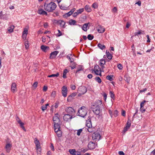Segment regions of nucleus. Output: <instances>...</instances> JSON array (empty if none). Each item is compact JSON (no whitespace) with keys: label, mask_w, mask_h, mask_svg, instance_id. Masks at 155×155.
Listing matches in <instances>:
<instances>
[{"label":"nucleus","mask_w":155,"mask_h":155,"mask_svg":"<svg viewBox=\"0 0 155 155\" xmlns=\"http://www.w3.org/2000/svg\"><path fill=\"white\" fill-rule=\"evenodd\" d=\"M56 4L52 2L49 3H45L44 5V9L48 12H53L56 8Z\"/></svg>","instance_id":"f257e3e1"},{"label":"nucleus","mask_w":155,"mask_h":155,"mask_svg":"<svg viewBox=\"0 0 155 155\" xmlns=\"http://www.w3.org/2000/svg\"><path fill=\"white\" fill-rule=\"evenodd\" d=\"M97 102L100 104V105H97L96 104L93 105L92 107V109L93 112L96 115H98L101 112V110L100 108V106L101 105L102 102L101 101L98 100L97 101Z\"/></svg>","instance_id":"f03ea898"},{"label":"nucleus","mask_w":155,"mask_h":155,"mask_svg":"<svg viewBox=\"0 0 155 155\" xmlns=\"http://www.w3.org/2000/svg\"><path fill=\"white\" fill-rule=\"evenodd\" d=\"M87 109L84 106L81 107L78 110V115L82 117H85L87 114Z\"/></svg>","instance_id":"7ed1b4c3"},{"label":"nucleus","mask_w":155,"mask_h":155,"mask_svg":"<svg viewBox=\"0 0 155 155\" xmlns=\"http://www.w3.org/2000/svg\"><path fill=\"white\" fill-rule=\"evenodd\" d=\"M34 143L35 144L37 153H40L41 150L40 144L39 140L36 138L34 139Z\"/></svg>","instance_id":"20e7f679"},{"label":"nucleus","mask_w":155,"mask_h":155,"mask_svg":"<svg viewBox=\"0 0 155 155\" xmlns=\"http://www.w3.org/2000/svg\"><path fill=\"white\" fill-rule=\"evenodd\" d=\"M87 91L86 88L84 86H81L79 87L78 91L79 93L78 96H81L82 95L85 94Z\"/></svg>","instance_id":"39448f33"},{"label":"nucleus","mask_w":155,"mask_h":155,"mask_svg":"<svg viewBox=\"0 0 155 155\" xmlns=\"http://www.w3.org/2000/svg\"><path fill=\"white\" fill-rule=\"evenodd\" d=\"M66 112L69 114H71L73 116L74 114L75 111L71 107H68L65 109Z\"/></svg>","instance_id":"423d86ee"},{"label":"nucleus","mask_w":155,"mask_h":155,"mask_svg":"<svg viewBox=\"0 0 155 155\" xmlns=\"http://www.w3.org/2000/svg\"><path fill=\"white\" fill-rule=\"evenodd\" d=\"M100 137V134L97 132H94L92 135V138L94 140H99Z\"/></svg>","instance_id":"0eeeda50"},{"label":"nucleus","mask_w":155,"mask_h":155,"mask_svg":"<svg viewBox=\"0 0 155 155\" xmlns=\"http://www.w3.org/2000/svg\"><path fill=\"white\" fill-rule=\"evenodd\" d=\"M73 116L69 114H65L63 117V119L64 120L68 121L71 119L72 118Z\"/></svg>","instance_id":"6e6552de"},{"label":"nucleus","mask_w":155,"mask_h":155,"mask_svg":"<svg viewBox=\"0 0 155 155\" xmlns=\"http://www.w3.org/2000/svg\"><path fill=\"white\" fill-rule=\"evenodd\" d=\"M98 32L99 33H103L105 31L104 27L101 25H98L97 27Z\"/></svg>","instance_id":"1a4fd4ad"},{"label":"nucleus","mask_w":155,"mask_h":155,"mask_svg":"<svg viewBox=\"0 0 155 155\" xmlns=\"http://www.w3.org/2000/svg\"><path fill=\"white\" fill-rule=\"evenodd\" d=\"M57 114H55L54 116L53 117V121L54 122V125L55 124H59L58 123L59 122L60 120Z\"/></svg>","instance_id":"9d476101"},{"label":"nucleus","mask_w":155,"mask_h":155,"mask_svg":"<svg viewBox=\"0 0 155 155\" xmlns=\"http://www.w3.org/2000/svg\"><path fill=\"white\" fill-rule=\"evenodd\" d=\"M67 89L65 86H64L62 88V95L64 97L67 96Z\"/></svg>","instance_id":"9b49d317"},{"label":"nucleus","mask_w":155,"mask_h":155,"mask_svg":"<svg viewBox=\"0 0 155 155\" xmlns=\"http://www.w3.org/2000/svg\"><path fill=\"white\" fill-rule=\"evenodd\" d=\"M37 13L40 15H48L47 13L42 8L38 9L37 11Z\"/></svg>","instance_id":"f8f14e48"},{"label":"nucleus","mask_w":155,"mask_h":155,"mask_svg":"<svg viewBox=\"0 0 155 155\" xmlns=\"http://www.w3.org/2000/svg\"><path fill=\"white\" fill-rule=\"evenodd\" d=\"M88 147L90 150L93 149L95 147V145L93 142H90L88 145Z\"/></svg>","instance_id":"ddd939ff"},{"label":"nucleus","mask_w":155,"mask_h":155,"mask_svg":"<svg viewBox=\"0 0 155 155\" xmlns=\"http://www.w3.org/2000/svg\"><path fill=\"white\" fill-rule=\"evenodd\" d=\"M71 5V4L70 3L68 5L66 6H65L64 5H63V4L61 5H60L59 4V6L60 7V8L61 9L64 10H66L68 8V7L70 6Z\"/></svg>","instance_id":"4468645a"},{"label":"nucleus","mask_w":155,"mask_h":155,"mask_svg":"<svg viewBox=\"0 0 155 155\" xmlns=\"http://www.w3.org/2000/svg\"><path fill=\"white\" fill-rule=\"evenodd\" d=\"M12 91L14 93L17 91L16 85L15 83H12L11 87Z\"/></svg>","instance_id":"2eb2a0df"},{"label":"nucleus","mask_w":155,"mask_h":155,"mask_svg":"<svg viewBox=\"0 0 155 155\" xmlns=\"http://www.w3.org/2000/svg\"><path fill=\"white\" fill-rule=\"evenodd\" d=\"M58 52V51H55L52 52L50 54V58L52 59L54 58L56 56Z\"/></svg>","instance_id":"dca6fc26"},{"label":"nucleus","mask_w":155,"mask_h":155,"mask_svg":"<svg viewBox=\"0 0 155 155\" xmlns=\"http://www.w3.org/2000/svg\"><path fill=\"white\" fill-rule=\"evenodd\" d=\"M12 145L9 143L7 144L5 147V148L6 150V152L8 153L9 152L11 148L12 147Z\"/></svg>","instance_id":"f3484780"},{"label":"nucleus","mask_w":155,"mask_h":155,"mask_svg":"<svg viewBox=\"0 0 155 155\" xmlns=\"http://www.w3.org/2000/svg\"><path fill=\"white\" fill-rule=\"evenodd\" d=\"M55 23H58L59 24L60 26L62 27H64V25H65V22L63 21L62 20H59L58 21H57V20L55 21Z\"/></svg>","instance_id":"a211bd4d"},{"label":"nucleus","mask_w":155,"mask_h":155,"mask_svg":"<svg viewBox=\"0 0 155 155\" xmlns=\"http://www.w3.org/2000/svg\"><path fill=\"white\" fill-rule=\"evenodd\" d=\"M54 131L55 133L57 132L58 131L61 130H60V127L59 124H55L54 125Z\"/></svg>","instance_id":"6ab92c4d"},{"label":"nucleus","mask_w":155,"mask_h":155,"mask_svg":"<svg viewBox=\"0 0 155 155\" xmlns=\"http://www.w3.org/2000/svg\"><path fill=\"white\" fill-rule=\"evenodd\" d=\"M41 48L44 51L46 52L49 49V47L48 46L45 45H42L41 46Z\"/></svg>","instance_id":"aec40b11"},{"label":"nucleus","mask_w":155,"mask_h":155,"mask_svg":"<svg viewBox=\"0 0 155 155\" xmlns=\"http://www.w3.org/2000/svg\"><path fill=\"white\" fill-rule=\"evenodd\" d=\"M89 24V23L84 24L83 25L82 27V29L85 31H87V28L88 27Z\"/></svg>","instance_id":"412c9836"},{"label":"nucleus","mask_w":155,"mask_h":155,"mask_svg":"<svg viewBox=\"0 0 155 155\" xmlns=\"http://www.w3.org/2000/svg\"><path fill=\"white\" fill-rule=\"evenodd\" d=\"M86 126L88 128L91 127L92 125L91 120L88 119L86 122Z\"/></svg>","instance_id":"4be33fe9"},{"label":"nucleus","mask_w":155,"mask_h":155,"mask_svg":"<svg viewBox=\"0 0 155 155\" xmlns=\"http://www.w3.org/2000/svg\"><path fill=\"white\" fill-rule=\"evenodd\" d=\"M14 28L15 27L13 25H11L8 28V31L10 33H12L13 31Z\"/></svg>","instance_id":"5701e85b"},{"label":"nucleus","mask_w":155,"mask_h":155,"mask_svg":"<svg viewBox=\"0 0 155 155\" xmlns=\"http://www.w3.org/2000/svg\"><path fill=\"white\" fill-rule=\"evenodd\" d=\"M69 152L70 153L73 155H76L77 154V153H78V151H76L75 149H72V150H69Z\"/></svg>","instance_id":"b1692460"},{"label":"nucleus","mask_w":155,"mask_h":155,"mask_svg":"<svg viewBox=\"0 0 155 155\" xmlns=\"http://www.w3.org/2000/svg\"><path fill=\"white\" fill-rule=\"evenodd\" d=\"M87 149H84V148H81V149H79L78 150V153L79 154H81V152L85 153L86 151L87 150Z\"/></svg>","instance_id":"393cba45"},{"label":"nucleus","mask_w":155,"mask_h":155,"mask_svg":"<svg viewBox=\"0 0 155 155\" xmlns=\"http://www.w3.org/2000/svg\"><path fill=\"white\" fill-rule=\"evenodd\" d=\"M85 10L88 12H90L91 11V8L88 5H86L84 8Z\"/></svg>","instance_id":"a878e982"},{"label":"nucleus","mask_w":155,"mask_h":155,"mask_svg":"<svg viewBox=\"0 0 155 155\" xmlns=\"http://www.w3.org/2000/svg\"><path fill=\"white\" fill-rule=\"evenodd\" d=\"M105 63V61L104 59H101L100 60V65L102 67V69L104 68L103 65Z\"/></svg>","instance_id":"bb28decb"},{"label":"nucleus","mask_w":155,"mask_h":155,"mask_svg":"<svg viewBox=\"0 0 155 155\" xmlns=\"http://www.w3.org/2000/svg\"><path fill=\"white\" fill-rule=\"evenodd\" d=\"M94 71V72L95 74L97 75H99L100 76H101V69Z\"/></svg>","instance_id":"cd10ccee"},{"label":"nucleus","mask_w":155,"mask_h":155,"mask_svg":"<svg viewBox=\"0 0 155 155\" xmlns=\"http://www.w3.org/2000/svg\"><path fill=\"white\" fill-rule=\"evenodd\" d=\"M75 8H74L72 9L69 12L67 13L66 14L68 15V16H69L72 14L73 12L75 11Z\"/></svg>","instance_id":"c85d7f7f"},{"label":"nucleus","mask_w":155,"mask_h":155,"mask_svg":"<svg viewBox=\"0 0 155 155\" xmlns=\"http://www.w3.org/2000/svg\"><path fill=\"white\" fill-rule=\"evenodd\" d=\"M49 104H47L45 105H43L41 107V108L42 110L43 111H44L45 110H46L47 108V106H48Z\"/></svg>","instance_id":"c756f323"},{"label":"nucleus","mask_w":155,"mask_h":155,"mask_svg":"<svg viewBox=\"0 0 155 155\" xmlns=\"http://www.w3.org/2000/svg\"><path fill=\"white\" fill-rule=\"evenodd\" d=\"M144 34V31L142 30L139 31L138 32H135L134 33L135 36L137 35H138Z\"/></svg>","instance_id":"7c9ffc66"},{"label":"nucleus","mask_w":155,"mask_h":155,"mask_svg":"<svg viewBox=\"0 0 155 155\" xmlns=\"http://www.w3.org/2000/svg\"><path fill=\"white\" fill-rule=\"evenodd\" d=\"M16 120L18 123L20 124L21 127L23 126L24 124L21 121L19 118H18V119H17Z\"/></svg>","instance_id":"2f4dec72"},{"label":"nucleus","mask_w":155,"mask_h":155,"mask_svg":"<svg viewBox=\"0 0 155 155\" xmlns=\"http://www.w3.org/2000/svg\"><path fill=\"white\" fill-rule=\"evenodd\" d=\"M97 46L101 49H103L105 48V46L104 45H102L100 43L98 44Z\"/></svg>","instance_id":"473e14b6"},{"label":"nucleus","mask_w":155,"mask_h":155,"mask_svg":"<svg viewBox=\"0 0 155 155\" xmlns=\"http://www.w3.org/2000/svg\"><path fill=\"white\" fill-rule=\"evenodd\" d=\"M68 72V71L67 69H65V70H64L63 72V77L64 78H67L66 75Z\"/></svg>","instance_id":"72a5a7b5"},{"label":"nucleus","mask_w":155,"mask_h":155,"mask_svg":"<svg viewBox=\"0 0 155 155\" xmlns=\"http://www.w3.org/2000/svg\"><path fill=\"white\" fill-rule=\"evenodd\" d=\"M25 47L26 49H28L29 47V43L28 41H26L25 42Z\"/></svg>","instance_id":"f704fd0d"},{"label":"nucleus","mask_w":155,"mask_h":155,"mask_svg":"<svg viewBox=\"0 0 155 155\" xmlns=\"http://www.w3.org/2000/svg\"><path fill=\"white\" fill-rule=\"evenodd\" d=\"M76 23V21L74 20H71L70 21L69 23L70 25H75Z\"/></svg>","instance_id":"c9c22d12"},{"label":"nucleus","mask_w":155,"mask_h":155,"mask_svg":"<svg viewBox=\"0 0 155 155\" xmlns=\"http://www.w3.org/2000/svg\"><path fill=\"white\" fill-rule=\"evenodd\" d=\"M113 76V75H108L106 77V78L107 80L111 81L113 80V79L112 78Z\"/></svg>","instance_id":"e433bc0d"},{"label":"nucleus","mask_w":155,"mask_h":155,"mask_svg":"<svg viewBox=\"0 0 155 155\" xmlns=\"http://www.w3.org/2000/svg\"><path fill=\"white\" fill-rule=\"evenodd\" d=\"M83 129H80L77 130V134L78 136H80L82 132Z\"/></svg>","instance_id":"4c0bfd02"},{"label":"nucleus","mask_w":155,"mask_h":155,"mask_svg":"<svg viewBox=\"0 0 155 155\" xmlns=\"http://www.w3.org/2000/svg\"><path fill=\"white\" fill-rule=\"evenodd\" d=\"M59 74L58 73H57V74H52L51 75H48V77L49 78H51L52 77H58L59 76Z\"/></svg>","instance_id":"58836bf2"},{"label":"nucleus","mask_w":155,"mask_h":155,"mask_svg":"<svg viewBox=\"0 0 155 155\" xmlns=\"http://www.w3.org/2000/svg\"><path fill=\"white\" fill-rule=\"evenodd\" d=\"M56 133L58 137H60L62 136V132L61 130L58 131Z\"/></svg>","instance_id":"ea45409f"},{"label":"nucleus","mask_w":155,"mask_h":155,"mask_svg":"<svg viewBox=\"0 0 155 155\" xmlns=\"http://www.w3.org/2000/svg\"><path fill=\"white\" fill-rule=\"evenodd\" d=\"M95 80L98 83H101V81L100 78L99 77H97L95 78Z\"/></svg>","instance_id":"a19ab883"},{"label":"nucleus","mask_w":155,"mask_h":155,"mask_svg":"<svg viewBox=\"0 0 155 155\" xmlns=\"http://www.w3.org/2000/svg\"><path fill=\"white\" fill-rule=\"evenodd\" d=\"M28 33V30L26 28L24 29V31L23 32V35H27Z\"/></svg>","instance_id":"79ce46f5"},{"label":"nucleus","mask_w":155,"mask_h":155,"mask_svg":"<svg viewBox=\"0 0 155 155\" xmlns=\"http://www.w3.org/2000/svg\"><path fill=\"white\" fill-rule=\"evenodd\" d=\"M107 57L108 59H111L112 57V56L110 53L109 51H108V54H107Z\"/></svg>","instance_id":"37998d69"},{"label":"nucleus","mask_w":155,"mask_h":155,"mask_svg":"<svg viewBox=\"0 0 155 155\" xmlns=\"http://www.w3.org/2000/svg\"><path fill=\"white\" fill-rule=\"evenodd\" d=\"M84 11V8H82L79 9L78 10H77V12L78 14H81L82 12H83Z\"/></svg>","instance_id":"c03bdc74"},{"label":"nucleus","mask_w":155,"mask_h":155,"mask_svg":"<svg viewBox=\"0 0 155 155\" xmlns=\"http://www.w3.org/2000/svg\"><path fill=\"white\" fill-rule=\"evenodd\" d=\"M130 127H129L126 125V126L124 128V129L123 130V132L125 133L126 131H127L128 130L129 128Z\"/></svg>","instance_id":"a18cd8bd"},{"label":"nucleus","mask_w":155,"mask_h":155,"mask_svg":"<svg viewBox=\"0 0 155 155\" xmlns=\"http://www.w3.org/2000/svg\"><path fill=\"white\" fill-rule=\"evenodd\" d=\"M92 7L94 8H97L98 7V5L96 3H94L92 6Z\"/></svg>","instance_id":"49530a36"},{"label":"nucleus","mask_w":155,"mask_h":155,"mask_svg":"<svg viewBox=\"0 0 155 155\" xmlns=\"http://www.w3.org/2000/svg\"><path fill=\"white\" fill-rule=\"evenodd\" d=\"M71 56H72L71 54H68L67 56V58L70 60V61L71 62L73 61V59L72 60V59H71L72 58H71Z\"/></svg>","instance_id":"de8ad7c7"},{"label":"nucleus","mask_w":155,"mask_h":155,"mask_svg":"<svg viewBox=\"0 0 155 155\" xmlns=\"http://www.w3.org/2000/svg\"><path fill=\"white\" fill-rule=\"evenodd\" d=\"M94 38L93 35H91L89 34L87 36V38L89 40H92Z\"/></svg>","instance_id":"09e8293b"},{"label":"nucleus","mask_w":155,"mask_h":155,"mask_svg":"<svg viewBox=\"0 0 155 155\" xmlns=\"http://www.w3.org/2000/svg\"><path fill=\"white\" fill-rule=\"evenodd\" d=\"M100 68L99 67V66L98 65H96L94 67V71L97 70L98 69H100Z\"/></svg>","instance_id":"8fccbe9b"},{"label":"nucleus","mask_w":155,"mask_h":155,"mask_svg":"<svg viewBox=\"0 0 155 155\" xmlns=\"http://www.w3.org/2000/svg\"><path fill=\"white\" fill-rule=\"evenodd\" d=\"M140 110L142 113H143L146 110L143 107H140Z\"/></svg>","instance_id":"3c124183"},{"label":"nucleus","mask_w":155,"mask_h":155,"mask_svg":"<svg viewBox=\"0 0 155 155\" xmlns=\"http://www.w3.org/2000/svg\"><path fill=\"white\" fill-rule=\"evenodd\" d=\"M38 84V83L37 82H35L33 85V87L35 89L36 87L37 86V85Z\"/></svg>","instance_id":"603ef678"},{"label":"nucleus","mask_w":155,"mask_h":155,"mask_svg":"<svg viewBox=\"0 0 155 155\" xmlns=\"http://www.w3.org/2000/svg\"><path fill=\"white\" fill-rule=\"evenodd\" d=\"M146 102V101H142L141 103H140V107H143L144 106V104Z\"/></svg>","instance_id":"864d4df0"},{"label":"nucleus","mask_w":155,"mask_h":155,"mask_svg":"<svg viewBox=\"0 0 155 155\" xmlns=\"http://www.w3.org/2000/svg\"><path fill=\"white\" fill-rule=\"evenodd\" d=\"M110 95L111 97L113 99L114 98V95L113 93V92H112L111 91H110Z\"/></svg>","instance_id":"5fc2aeb1"},{"label":"nucleus","mask_w":155,"mask_h":155,"mask_svg":"<svg viewBox=\"0 0 155 155\" xmlns=\"http://www.w3.org/2000/svg\"><path fill=\"white\" fill-rule=\"evenodd\" d=\"M126 125L130 127L131 126V120L128 119L126 124Z\"/></svg>","instance_id":"6e6d98bb"},{"label":"nucleus","mask_w":155,"mask_h":155,"mask_svg":"<svg viewBox=\"0 0 155 155\" xmlns=\"http://www.w3.org/2000/svg\"><path fill=\"white\" fill-rule=\"evenodd\" d=\"M118 112L117 110L114 111V115L115 117H116L118 115Z\"/></svg>","instance_id":"4d7b16f0"},{"label":"nucleus","mask_w":155,"mask_h":155,"mask_svg":"<svg viewBox=\"0 0 155 155\" xmlns=\"http://www.w3.org/2000/svg\"><path fill=\"white\" fill-rule=\"evenodd\" d=\"M117 67L120 70L122 69L123 68L122 65L120 64H118Z\"/></svg>","instance_id":"13d9d810"},{"label":"nucleus","mask_w":155,"mask_h":155,"mask_svg":"<svg viewBox=\"0 0 155 155\" xmlns=\"http://www.w3.org/2000/svg\"><path fill=\"white\" fill-rule=\"evenodd\" d=\"M2 11H1L0 12V18L4 19V15L3 14H2Z\"/></svg>","instance_id":"bf43d9fd"},{"label":"nucleus","mask_w":155,"mask_h":155,"mask_svg":"<svg viewBox=\"0 0 155 155\" xmlns=\"http://www.w3.org/2000/svg\"><path fill=\"white\" fill-rule=\"evenodd\" d=\"M56 95V92L53 91L51 93V96L52 97H54Z\"/></svg>","instance_id":"052dcab7"},{"label":"nucleus","mask_w":155,"mask_h":155,"mask_svg":"<svg viewBox=\"0 0 155 155\" xmlns=\"http://www.w3.org/2000/svg\"><path fill=\"white\" fill-rule=\"evenodd\" d=\"M124 79L125 81H126L127 82H128L130 80V78L129 77H125Z\"/></svg>","instance_id":"680f3d73"},{"label":"nucleus","mask_w":155,"mask_h":155,"mask_svg":"<svg viewBox=\"0 0 155 155\" xmlns=\"http://www.w3.org/2000/svg\"><path fill=\"white\" fill-rule=\"evenodd\" d=\"M48 89V87L47 86H44L43 88V91H46Z\"/></svg>","instance_id":"e2e57ef3"},{"label":"nucleus","mask_w":155,"mask_h":155,"mask_svg":"<svg viewBox=\"0 0 155 155\" xmlns=\"http://www.w3.org/2000/svg\"><path fill=\"white\" fill-rule=\"evenodd\" d=\"M71 88L72 90H74L76 88V87L74 85H71Z\"/></svg>","instance_id":"0e129e2a"},{"label":"nucleus","mask_w":155,"mask_h":155,"mask_svg":"<svg viewBox=\"0 0 155 155\" xmlns=\"http://www.w3.org/2000/svg\"><path fill=\"white\" fill-rule=\"evenodd\" d=\"M71 67L72 69H73L76 68V64L75 63L72 66H71Z\"/></svg>","instance_id":"69168bd1"},{"label":"nucleus","mask_w":155,"mask_h":155,"mask_svg":"<svg viewBox=\"0 0 155 155\" xmlns=\"http://www.w3.org/2000/svg\"><path fill=\"white\" fill-rule=\"evenodd\" d=\"M76 95V94L75 93H73L71 95H70V96L72 97V98L74 97Z\"/></svg>","instance_id":"338daca9"},{"label":"nucleus","mask_w":155,"mask_h":155,"mask_svg":"<svg viewBox=\"0 0 155 155\" xmlns=\"http://www.w3.org/2000/svg\"><path fill=\"white\" fill-rule=\"evenodd\" d=\"M118 154L120 155H124V153L123 151H120L118 152Z\"/></svg>","instance_id":"774afa93"}]
</instances>
